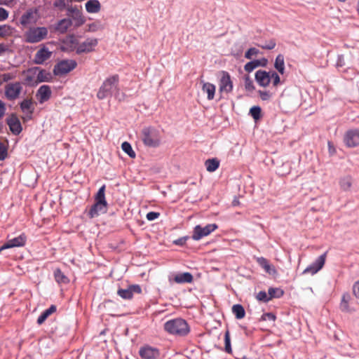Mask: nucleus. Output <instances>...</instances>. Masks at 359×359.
I'll return each instance as SVG.
<instances>
[{
	"instance_id": "1",
	"label": "nucleus",
	"mask_w": 359,
	"mask_h": 359,
	"mask_svg": "<svg viewBox=\"0 0 359 359\" xmlns=\"http://www.w3.org/2000/svg\"><path fill=\"white\" fill-rule=\"evenodd\" d=\"M119 76L117 74L107 78L102 86L100 87L97 97L99 100H103L111 96L113 93L118 91Z\"/></svg>"
},
{
	"instance_id": "2",
	"label": "nucleus",
	"mask_w": 359,
	"mask_h": 359,
	"mask_svg": "<svg viewBox=\"0 0 359 359\" xmlns=\"http://www.w3.org/2000/svg\"><path fill=\"white\" fill-rule=\"evenodd\" d=\"M255 77L257 83L264 88L269 86L271 82L273 88H276L281 83L279 75L274 71L259 69L256 72Z\"/></svg>"
},
{
	"instance_id": "3",
	"label": "nucleus",
	"mask_w": 359,
	"mask_h": 359,
	"mask_svg": "<svg viewBox=\"0 0 359 359\" xmlns=\"http://www.w3.org/2000/svg\"><path fill=\"white\" fill-rule=\"evenodd\" d=\"M164 330L171 334L179 336H185L189 332L187 323L182 318H175L167 321L164 324Z\"/></svg>"
},
{
	"instance_id": "4",
	"label": "nucleus",
	"mask_w": 359,
	"mask_h": 359,
	"mask_svg": "<svg viewBox=\"0 0 359 359\" xmlns=\"http://www.w3.org/2000/svg\"><path fill=\"white\" fill-rule=\"evenodd\" d=\"M105 185H102L98 190L95 196V203L91 207L89 211V216L93 218L97 216L100 213H105L107 210V202L105 198Z\"/></svg>"
},
{
	"instance_id": "5",
	"label": "nucleus",
	"mask_w": 359,
	"mask_h": 359,
	"mask_svg": "<svg viewBox=\"0 0 359 359\" xmlns=\"http://www.w3.org/2000/svg\"><path fill=\"white\" fill-rule=\"evenodd\" d=\"M48 28L46 27H30L24 34L25 41L30 43H39L47 38Z\"/></svg>"
},
{
	"instance_id": "6",
	"label": "nucleus",
	"mask_w": 359,
	"mask_h": 359,
	"mask_svg": "<svg viewBox=\"0 0 359 359\" xmlns=\"http://www.w3.org/2000/svg\"><path fill=\"white\" fill-rule=\"evenodd\" d=\"M142 140L147 147H158L161 140L159 130L153 127L143 128L142 130Z\"/></svg>"
},
{
	"instance_id": "7",
	"label": "nucleus",
	"mask_w": 359,
	"mask_h": 359,
	"mask_svg": "<svg viewBox=\"0 0 359 359\" xmlns=\"http://www.w3.org/2000/svg\"><path fill=\"white\" fill-rule=\"evenodd\" d=\"M77 66V63L74 60H63L55 65L53 73L56 76H63L73 69Z\"/></svg>"
},
{
	"instance_id": "8",
	"label": "nucleus",
	"mask_w": 359,
	"mask_h": 359,
	"mask_svg": "<svg viewBox=\"0 0 359 359\" xmlns=\"http://www.w3.org/2000/svg\"><path fill=\"white\" fill-rule=\"evenodd\" d=\"M218 228L216 224H209L204 227L201 225H196L193 231L192 239L194 241H199L202 238L210 235L212 232Z\"/></svg>"
},
{
	"instance_id": "9",
	"label": "nucleus",
	"mask_w": 359,
	"mask_h": 359,
	"mask_svg": "<svg viewBox=\"0 0 359 359\" xmlns=\"http://www.w3.org/2000/svg\"><path fill=\"white\" fill-rule=\"evenodd\" d=\"M22 90V84L20 82L8 83L5 86V96L9 100L17 99Z\"/></svg>"
},
{
	"instance_id": "10",
	"label": "nucleus",
	"mask_w": 359,
	"mask_h": 359,
	"mask_svg": "<svg viewBox=\"0 0 359 359\" xmlns=\"http://www.w3.org/2000/svg\"><path fill=\"white\" fill-rule=\"evenodd\" d=\"M327 257V252L318 257V259L312 263L311 265L307 266L303 271V274H311L314 275L318 272L325 265V259Z\"/></svg>"
},
{
	"instance_id": "11",
	"label": "nucleus",
	"mask_w": 359,
	"mask_h": 359,
	"mask_svg": "<svg viewBox=\"0 0 359 359\" xmlns=\"http://www.w3.org/2000/svg\"><path fill=\"white\" fill-rule=\"evenodd\" d=\"M222 76L219 80V91L221 93H229L233 90V82L230 74L225 71L221 72Z\"/></svg>"
},
{
	"instance_id": "12",
	"label": "nucleus",
	"mask_w": 359,
	"mask_h": 359,
	"mask_svg": "<svg viewBox=\"0 0 359 359\" xmlns=\"http://www.w3.org/2000/svg\"><path fill=\"white\" fill-rule=\"evenodd\" d=\"M27 241V236L25 233H22L16 238L8 239L1 247H0V252L12 248L22 247L25 245Z\"/></svg>"
},
{
	"instance_id": "13",
	"label": "nucleus",
	"mask_w": 359,
	"mask_h": 359,
	"mask_svg": "<svg viewBox=\"0 0 359 359\" xmlns=\"http://www.w3.org/2000/svg\"><path fill=\"white\" fill-rule=\"evenodd\" d=\"M98 41L97 39L88 38L83 42L79 43L77 48V54L83 53H90L94 50L97 46Z\"/></svg>"
},
{
	"instance_id": "14",
	"label": "nucleus",
	"mask_w": 359,
	"mask_h": 359,
	"mask_svg": "<svg viewBox=\"0 0 359 359\" xmlns=\"http://www.w3.org/2000/svg\"><path fill=\"white\" fill-rule=\"evenodd\" d=\"M139 353L143 359H158L160 358L159 350L150 346L141 347Z\"/></svg>"
},
{
	"instance_id": "15",
	"label": "nucleus",
	"mask_w": 359,
	"mask_h": 359,
	"mask_svg": "<svg viewBox=\"0 0 359 359\" xmlns=\"http://www.w3.org/2000/svg\"><path fill=\"white\" fill-rule=\"evenodd\" d=\"M344 142L348 147L359 145V130L355 129L347 131L344 136Z\"/></svg>"
},
{
	"instance_id": "16",
	"label": "nucleus",
	"mask_w": 359,
	"mask_h": 359,
	"mask_svg": "<svg viewBox=\"0 0 359 359\" xmlns=\"http://www.w3.org/2000/svg\"><path fill=\"white\" fill-rule=\"evenodd\" d=\"M79 46L78 39L74 35H69L62 41V50L66 51L76 50Z\"/></svg>"
},
{
	"instance_id": "17",
	"label": "nucleus",
	"mask_w": 359,
	"mask_h": 359,
	"mask_svg": "<svg viewBox=\"0 0 359 359\" xmlns=\"http://www.w3.org/2000/svg\"><path fill=\"white\" fill-rule=\"evenodd\" d=\"M52 55V52L48 50L46 46L41 48L35 54L34 62L36 64L41 65L50 59Z\"/></svg>"
},
{
	"instance_id": "18",
	"label": "nucleus",
	"mask_w": 359,
	"mask_h": 359,
	"mask_svg": "<svg viewBox=\"0 0 359 359\" xmlns=\"http://www.w3.org/2000/svg\"><path fill=\"white\" fill-rule=\"evenodd\" d=\"M52 91L48 85L41 86L37 90L36 97L40 104L47 102L51 97Z\"/></svg>"
},
{
	"instance_id": "19",
	"label": "nucleus",
	"mask_w": 359,
	"mask_h": 359,
	"mask_svg": "<svg viewBox=\"0 0 359 359\" xmlns=\"http://www.w3.org/2000/svg\"><path fill=\"white\" fill-rule=\"evenodd\" d=\"M7 124L9 126L11 131L15 134L18 135L22 131V126L18 116L13 114L7 118Z\"/></svg>"
},
{
	"instance_id": "20",
	"label": "nucleus",
	"mask_w": 359,
	"mask_h": 359,
	"mask_svg": "<svg viewBox=\"0 0 359 359\" xmlns=\"http://www.w3.org/2000/svg\"><path fill=\"white\" fill-rule=\"evenodd\" d=\"M36 71L37 67H32L23 72L24 81L26 85L31 86L37 85Z\"/></svg>"
},
{
	"instance_id": "21",
	"label": "nucleus",
	"mask_w": 359,
	"mask_h": 359,
	"mask_svg": "<svg viewBox=\"0 0 359 359\" xmlns=\"http://www.w3.org/2000/svg\"><path fill=\"white\" fill-rule=\"evenodd\" d=\"M194 280L193 276L189 272H184L181 273L175 274L172 279L170 277L169 281L171 282L173 280L176 283L182 284V283H191Z\"/></svg>"
},
{
	"instance_id": "22",
	"label": "nucleus",
	"mask_w": 359,
	"mask_h": 359,
	"mask_svg": "<svg viewBox=\"0 0 359 359\" xmlns=\"http://www.w3.org/2000/svg\"><path fill=\"white\" fill-rule=\"evenodd\" d=\"M72 25V21L70 18H64L58 21L55 26V29L60 34H64L68 30Z\"/></svg>"
},
{
	"instance_id": "23",
	"label": "nucleus",
	"mask_w": 359,
	"mask_h": 359,
	"mask_svg": "<svg viewBox=\"0 0 359 359\" xmlns=\"http://www.w3.org/2000/svg\"><path fill=\"white\" fill-rule=\"evenodd\" d=\"M85 7L89 13H97L101 10V4L98 0H88L85 4Z\"/></svg>"
},
{
	"instance_id": "24",
	"label": "nucleus",
	"mask_w": 359,
	"mask_h": 359,
	"mask_svg": "<svg viewBox=\"0 0 359 359\" xmlns=\"http://www.w3.org/2000/svg\"><path fill=\"white\" fill-rule=\"evenodd\" d=\"M20 109L24 113L27 114L30 118L34 110L32 100L31 99L24 100L20 103Z\"/></svg>"
},
{
	"instance_id": "25",
	"label": "nucleus",
	"mask_w": 359,
	"mask_h": 359,
	"mask_svg": "<svg viewBox=\"0 0 359 359\" xmlns=\"http://www.w3.org/2000/svg\"><path fill=\"white\" fill-rule=\"evenodd\" d=\"M216 87L214 84L208 82H203L202 90L207 94V98L212 100L215 97Z\"/></svg>"
},
{
	"instance_id": "26",
	"label": "nucleus",
	"mask_w": 359,
	"mask_h": 359,
	"mask_svg": "<svg viewBox=\"0 0 359 359\" xmlns=\"http://www.w3.org/2000/svg\"><path fill=\"white\" fill-rule=\"evenodd\" d=\"M34 12L32 10L27 11L20 18V23L25 26L34 23L36 20L34 17Z\"/></svg>"
},
{
	"instance_id": "27",
	"label": "nucleus",
	"mask_w": 359,
	"mask_h": 359,
	"mask_svg": "<svg viewBox=\"0 0 359 359\" xmlns=\"http://www.w3.org/2000/svg\"><path fill=\"white\" fill-rule=\"evenodd\" d=\"M56 306L51 305L48 309H46L38 318L37 323L41 325L53 313L56 311Z\"/></svg>"
},
{
	"instance_id": "28",
	"label": "nucleus",
	"mask_w": 359,
	"mask_h": 359,
	"mask_svg": "<svg viewBox=\"0 0 359 359\" xmlns=\"http://www.w3.org/2000/svg\"><path fill=\"white\" fill-rule=\"evenodd\" d=\"M274 67L280 74H283L285 73V69L283 55L279 54L277 55L274 63Z\"/></svg>"
},
{
	"instance_id": "29",
	"label": "nucleus",
	"mask_w": 359,
	"mask_h": 359,
	"mask_svg": "<svg viewBox=\"0 0 359 359\" xmlns=\"http://www.w3.org/2000/svg\"><path fill=\"white\" fill-rule=\"evenodd\" d=\"M36 76L37 84L41 82L48 81L51 79V75L49 72L46 70L41 69L39 67H37Z\"/></svg>"
},
{
	"instance_id": "30",
	"label": "nucleus",
	"mask_w": 359,
	"mask_h": 359,
	"mask_svg": "<svg viewBox=\"0 0 359 359\" xmlns=\"http://www.w3.org/2000/svg\"><path fill=\"white\" fill-rule=\"evenodd\" d=\"M339 185L343 191L350 190L352 186V178L351 176H345L339 180Z\"/></svg>"
},
{
	"instance_id": "31",
	"label": "nucleus",
	"mask_w": 359,
	"mask_h": 359,
	"mask_svg": "<svg viewBox=\"0 0 359 359\" xmlns=\"http://www.w3.org/2000/svg\"><path fill=\"white\" fill-rule=\"evenodd\" d=\"M205 165L208 172H214L219 168V161L217 158L208 159Z\"/></svg>"
},
{
	"instance_id": "32",
	"label": "nucleus",
	"mask_w": 359,
	"mask_h": 359,
	"mask_svg": "<svg viewBox=\"0 0 359 359\" xmlns=\"http://www.w3.org/2000/svg\"><path fill=\"white\" fill-rule=\"evenodd\" d=\"M232 312L237 319H242L245 316L243 306L241 304H235L232 306Z\"/></svg>"
},
{
	"instance_id": "33",
	"label": "nucleus",
	"mask_w": 359,
	"mask_h": 359,
	"mask_svg": "<svg viewBox=\"0 0 359 359\" xmlns=\"http://www.w3.org/2000/svg\"><path fill=\"white\" fill-rule=\"evenodd\" d=\"M351 299V296L348 293H344L341 297L340 303V309L342 311L348 312L350 311L348 303Z\"/></svg>"
},
{
	"instance_id": "34",
	"label": "nucleus",
	"mask_w": 359,
	"mask_h": 359,
	"mask_svg": "<svg viewBox=\"0 0 359 359\" xmlns=\"http://www.w3.org/2000/svg\"><path fill=\"white\" fill-rule=\"evenodd\" d=\"M270 299L273 298H280L284 294V291L278 287H270L268 290Z\"/></svg>"
},
{
	"instance_id": "35",
	"label": "nucleus",
	"mask_w": 359,
	"mask_h": 359,
	"mask_svg": "<svg viewBox=\"0 0 359 359\" xmlns=\"http://www.w3.org/2000/svg\"><path fill=\"white\" fill-rule=\"evenodd\" d=\"M54 276L55 280L59 283H67L69 282L67 277L59 269L54 271Z\"/></svg>"
},
{
	"instance_id": "36",
	"label": "nucleus",
	"mask_w": 359,
	"mask_h": 359,
	"mask_svg": "<svg viewBox=\"0 0 359 359\" xmlns=\"http://www.w3.org/2000/svg\"><path fill=\"white\" fill-rule=\"evenodd\" d=\"M121 149L126 153L130 158H135L136 156L135 152L133 151L131 145L128 142H124L121 144Z\"/></svg>"
},
{
	"instance_id": "37",
	"label": "nucleus",
	"mask_w": 359,
	"mask_h": 359,
	"mask_svg": "<svg viewBox=\"0 0 359 359\" xmlns=\"http://www.w3.org/2000/svg\"><path fill=\"white\" fill-rule=\"evenodd\" d=\"M250 114L255 120L257 121L262 117V109L259 106H254L250 109Z\"/></svg>"
},
{
	"instance_id": "38",
	"label": "nucleus",
	"mask_w": 359,
	"mask_h": 359,
	"mask_svg": "<svg viewBox=\"0 0 359 359\" xmlns=\"http://www.w3.org/2000/svg\"><path fill=\"white\" fill-rule=\"evenodd\" d=\"M257 93L262 101H269L274 95V93L270 90H258Z\"/></svg>"
},
{
	"instance_id": "39",
	"label": "nucleus",
	"mask_w": 359,
	"mask_h": 359,
	"mask_svg": "<svg viewBox=\"0 0 359 359\" xmlns=\"http://www.w3.org/2000/svg\"><path fill=\"white\" fill-rule=\"evenodd\" d=\"M260 65H261V63H260L259 60H256L250 61L245 64V65L244 66V69L248 72H251L256 67H257Z\"/></svg>"
},
{
	"instance_id": "40",
	"label": "nucleus",
	"mask_w": 359,
	"mask_h": 359,
	"mask_svg": "<svg viewBox=\"0 0 359 359\" xmlns=\"http://www.w3.org/2000/svg\"><path fill=\"white\" fill-rule=\"evenodd\" d=\"M244 85L246 90L252 92L255 90V86L252 80L248 75H245L244 77Z\"/></svg>"
},
{
	"instance_id": "41",
	"label": "nucleus",
	"mask_w": 359,
	"mask_h": 359,
	"mask_svg": "<svg viewBox=\"0 0 359 359\" xmlns=\"http://www.w3.org/2000/svg\"><path fill=\"white\" fill-rule=\"evenodd\" d=\"M224 344L225 351L228 353H231L232 351L231 346L230 333L229 330H226L224 334Z\"/></svg>"
},
{
	"instance_id": "42",
	"label": "nucleus",
	"mask_w": 359,
	"mask_h": 359,
	"mask_svg": "<svg viewBox=\"0 0 359 359\" xmlns=\"http://www.w3.org/2000/svg\"><path fill=\"white\" fill-rule=\"evenodd\" d=\"M117 294L124 299H131L133 297L128 287L127 289H119Z\"/></svg>"
},
{
	"instance_id": "43",
	"label": "nucleus",
	"mask_w": 359,
	"mask_h": 359,
	"mask_svg": "<svg viewBox=\"0 0 359 359\" xmlns=\"http://www.w3.org/2000/svg\"><path fill=\"white\" fill-rule=\"evenodd\" d=\"M257 262L258 264L265 269V271L268 273H270L271 270V265L269 262V261L264 257H259L257 258Z\"/></svg>"
},
{
	"instance_id": "44",
	"label": "nucleus",
	"mask_w": 359,
	"mask_h": 359,
	"mask_svg": "<svg viewBox=\"0 0 359 359\" xmlns=\"http://www.w3.org/2000/svg\"><path fill=\"white\" fill-rule=\"evenodd\" d=\"M256 299L259 302H268L270 301L269 293L267 294L265 291H260L256 295Z\"/></svg>"
},
{
	"instance_id": "45",
	"label": "nucleus",
	"mask_w": 359,
	"mask_h": 359,
	"mask_svg": "<svg viewBox=\"0 0 359 359\" xmlns=\"http://www.w3.org/2000/svg\"><path fill=\"white\" fill-rule=\"evenodd\" d=\"M276 46V41L274 39H271L269 41H266L264 44L259 45L260 48L266 50H272Z\"/></svg>"
},
{
	"instance_id": "46",
	"label": "nucleus",
	"mask_w": 359,
	"mask_h": 359,
	"mask_svg": "<svg viewBox=\"0 0 359 359\" xmlns=\"http://www.w3.org/2000/svg\"><path fill=\"white\" fill-rule=\"evenodd\" d=\"M0 79L3 83L4 82H7L10 80L14 79L16 77V75L14 73H5L0 74Z\"/></svg>"
},
{
	"instance_id": "47",
	"label": "nucleus",
	"mask_w": 359,
	"mask_h": 359,
	"mask_svg": "<svg viewBox=\"0 0 359 359\" xmlns=\"http://www.w3.org/2000/svg\"><path fill=\"white\" fill-rule=\"evenodd\" d=\"M74 18L76 22V26H77V27L82 25L86 22L85 18L79 11L75 14V16L74 17Z\"/></svg>"
},
{
	"instance_id": "48",
	"label": "nucleus",
	"mask_w": 359,
	"mask_h": 359,
	"mask_svg": "<svg viewBox=\"0 0 359 359\" xmlns=\"http://www.w3.org/2000/svg\"><path fill=\"white\" fill-rule=\"evenodd\" d=\"M259 53V50L255 48H249L245 53V57L250 60L253 55H257Z\"/></svg>"
},
{
	"instance_id": "49",
	"label": "nucleus",
	"mask_w": 359,
	"mask_h": 359,
	"mask_svg": "<svg viewBox=\"0 0 359 359\" xmlns=\"http://www.w3.org/2000/svg\"><path fill=\"white\" fill-rule=\"evenodd\" d=\"M11 33V27L8 25L0 26V36H5Z\"/></svg>"
},
{
	"instance_id": "50",
	"label": "nucleus",
	"mask_w": 359,
	"mask_h": 359,
	"mask_svg": "<svg viewBox=\"0 0 359 359\" xmlns=\"http://www.w3.org/2000/svg\"><path fill=\"white\" fill-rule=\"evenodd\" d=\"M131 294H140L142 292L141 287L139 285H131L128 287Z\"/></svg>"
},
{
	"instance_id": "51",
	"label": "nucleus",
	"mask_w": 359,
	"mask_h": 359,
	"mask_svg": "<svg viewBox=\"0 0 359 359\" xmlns=\"http://www.w3.org/2000/svg\"><path fill=\"white\" fill-rule=\"evenodd\" d=\"M88 27V31L89 32H96L101 29V25H100L99 22H93L91 24H89Z\"/></svg>"
},
{
	"instance_id": "52",
	"label": "nucleus",
	"mask_w": 359,
	"mask_h": 359,
	"mask_svg": "<svg viewBox=\"0 0 359 359\" xmlns=\"http://www.w3.org/2000/svg\"><path fill=\"white\" fill-rule=\"evenodd\" d=\"M7 156V149L4 145L0 143V160H4Z\"/></svg>"
},
{
	"instance_id": "53",
	"label": "nucleus",
	"mask_w": 359,
	"mask_h": 359,
	"mask_svg": "<svg viewBox=\"0 0 359 359\" xmlns=\"http://www.w3.org/2000/svg\"><path fill=\"white\" fill-rule=\"evenodd\" d=\"M262 320H272V321H274L276 320V316L274 314L271 313H264L262 316Z\"/></svg>"
},
{
	"instance_id": "54",
	"label": "nucleus",
	"mask_w": 359,
	"mask_h": 359,
	"mask_svg": "<svg viewBox=\"0 0 359 359\" xmlns=\"http://www.w3.org/2000/svg\"><path fill=\"white\" fill-rule=\"evenodd\" d=\"M160 214L158 212H149L147 214V219L149 220V221H153L156 219H157L158 217H159Z\"/></svg>"
},
{
	"instance_id": "55",
	"label": "nucleus",
	"mask_w": 359,
	"mask_h": 359,
	"mask_svg": "<svg viewBox=\"0 0 359 359\" xmlns=\"http://www.w3.org/2000/svg\"><path fill=\"white\" fill-rule=\"evenodd\" d=\"M353 292L356 298L359 299V280L353 286Z\"/></svg>"
},
{
	"instance_id": "56",
	"label": "nucleus",
	"mask_w": 359,
	"mask_h": 359,
	"mask_svg": "<svg viewBox=\"0 0 359 359\" xmlns=\"http://www.w3.org/2000/svg\"><path fill=\"white\" fill-rule=\"evenodd\" d=\"M8 16V11L3 8H0V21H3L4 20H6Z\"/></svg>"
},
{
	"instance_id": "57",
	"label": "nucleus",
	"mask_w": 359,
	"mask_h": 359,
	"mask_svg": "<svg viewBox=\"0 0 359 359\" xmlns=\"http://www.w3.org/2000/svg\"><path fill=\"white\" fill-rule=\"evenodd\" d=\"M187 239H188V237L184 236V237L180 238L179 239L175 241L173 243L177 245H183L186 243Z\"/></svg>"
},
{
	"instance_id": "58",
	"label": "nucleus",
	"mask_w": 359,
	"mask_h": 359,
	"mask_svg": "<svg viewBox=\"0 0 359 359\" xmlns=\"http://www.w3.org/2000/svg\"><path fill=\"white\" fill-rule=\"evenodd\" d=\"M5 111V104L1 100H0V118H1L4 116Z\"/></svg>"
},
{
	"instance_id": "59",
	"label": "nucleus",
	"mask_w": 359,
	"mask_h": 359,
	"mask_svg": "<svg viewBox=\"0 0 359 359\" xmlns=\"http://www.w3.org/2000/svg\"><path fill=\"white\" fill-rule=\"evenodd\" d=\"M6 50V47L4 44L0 43V55Z\"/></svg>"
},
{
	"instance_id": "60",
	"label": "nucleus",
	"mask_w": 359,
	"mask_h": 359,
	"mask_svg": "<svg viewBox=\"0 0 359 359\" xmlns=\"http://www.w3.org/2000/svg\"><path fill=\"white\" fill-rule=\"evenodd\" d=\"M328 147H329V151L330 154L334 153L335 151V149L332 145L331 142H328Z\"/></svg>"
},
{
	"instance_id": "61",
	"label": "nucleus",
	"mask_w": 359,
	"mask_h": 359,
	"mask_svg": "<svg viewBox=\"0 0 359 359\" xmlns=\"http://www.w3.org/2000/svg\"><path fill=\"white\" fill-rule=\"evenodd\" d=\"M339 1H341V2H344L346 0H339Z\"/></svg>"
}]
</instances>
